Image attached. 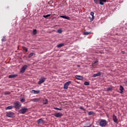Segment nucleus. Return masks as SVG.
Listing matches in <instances>:
<instances>
[{
    "label": "nucleus",
    "instance_id": "nucleus-1",
    "mask_svg": "<svg viewBox=\"0 0 127 127\" xmlns=\"http://www.w3.org/2000/svg\"><path fill=\"white\" fill-rule=\"evenodd\" d=\"M108 125V122L105 119H101L99 122V126L102 127H105Z\"/></svg>",
    "mask_w": 127,
    "mask_h": 127
},
{
    "label": "nucleus",
    "instance_id": "nucleus-2",
    "mask_svg": "<svg viewBox=\"0 0 127 127\" xmlns=\"http://www.w3.org/2000/svg\"><path fill=\"white\" fill-rule=\"evenodd\" d=\"M21 107V103H20V102H19V101H16L14 103V108H15V109L19 110V109H20Z\"/></svg>",
    "mask_w": 127,
    "mask_h": 127
},
{
    "label": "nucleus",
    "instance_id": "nucleus-3",
    "mask_svg": "<svg viewBox=\"0 0 127 127\" xmlns=\"http://www.w3.org/2000/svg\"><path fill=\"white\" fill-rule=\"evenodd\" d=\"M28 111V109L25 107H23L22 109H21L20 110H19V113L20 114H25V113H27Z\"/></svg>",
    "mask_w": 127,
    "mask_h": 127
},
{
    "label": "nucleus",
    "instance_id": "nucleus-4",
    "mask_svg": "<svg viewBox=\"0 0 127 127\" xmlns=\"http://www.w3.org/2000/svg\"><path fill=\"white\" fill-rule=\"evenodd\" d=\"M46 80V78L45 77H42L41 78L39 79V81H38V84L39 85H41V84H43L44 83L45 81Z\"/></svg>",
    "mask_w": 127,
    "mask_h": 127
},
{
    "label": "nucleus",
    "instance_id": "nucleus-5",
    "mask_svg": "<svg viewBox=\"0 0 127 127\" xmlns=\"http://www.w3.org/2000/svg\"><path fill=\"white\" fill-rule=\"evenodd\" d=\"M71 81H67L65 82L64 86V88L65 90H67L68 89V87H69V85L71 84Z\"/></svg>",
    "mask_w": 127,
    "mask_h": 127
},
{
    "label": "nucleus",
    "instance_id": "nucleus-6",
    "mask_svg": "<svg viewBox=\"0 0 127 127\" xmlns=\"http://www.w3.org/2000/svg\"><path fill=\"white\" fill-rule=\"evenodd\" d=\"M6 116L8 118H13V116H14V113L11 112H8L6 113Z\"/></svg>",
    "mask_w": 127,
    "mask_h": 127
},
{
    "label": "nucleus",
    "instance_id": "nucleus-7",
    "mask_svg": "<svg viewBox=\"0 0 127 127\" xmlns=\"http://www.w3.org/2000/svg\"><path fill=\"white\" fill-rule=\"evenodd\" d=\"M27 69V65H24L23 66H22L20 70L21 73H24L25 72V70Z\"/></svg>",
    "mask_w": 127,
    "mask_h": 127
},
{
    "label": "nucleus",
    "instance_id": "nucleus-8",
    "mask_svg": "<svg viewBox=\"0 0 127 127\" xmlns=\"http://www.w3.org/2000/svg\"><path fill=\"white\" fill-rule=\"evenodd\" d=\"M54 116L56 118H61V117H63V114L62 113H56L54 115Z\"/></svg>",
    "mask_w": 127,
    "mask_h": 127
},
{
    "label": "nucleus",
    "instance_id": "nucleus-9",
    "mask_svg": "<svg viewBox=\"0 0 127 127\" xmlns=\"http://www.w3.org/2000/svg\"><path fill=\"white\" fill-rule=\"evenodd\" d=\"M113 121L114 123L116 124H118V118H117V116L115 115V114L113 115Z\"/></svg>",
    "mask_w": 127,
    "mask_h": 127
},
{
    "label": "nucleus",
    "instance_id": "nucleus-10",
    "mask_svg": "<svg viewBox=\"0 0 127 127\" xmlns=\"http://www.w3.org/2000/svg\"><path fill=\"white\" fill-rule=\"evenodd\" d=\"M41 100V98H34V99H32L31 101H32V102L37 103V102L40 101Z\"/></svg>",
    "mask_w": 127,
    "mask_h": 127
},
{
    "label": "nucleus",
    "instance_id": "nucleus-11",
    "mask_svg": "<svg viewBox=\"0 0 127 127\" xmlns=\"http://www.w3.org/2000/svg\"><path fill=\"white\" fill-rule=\"evenodd\" d=\"M102 75V72H99L97 73H95L94 74L92 77H93V78H95L96 77H99V76H101Z\"/></svg>",
    "mask_w": 127,
    "mask_h": 127
},
{
    "label": "nucleus",
    "instance_id": "nucleus-12",
    "mask_svg": "<svg viewBox=\"0 0 127 127\" xmlns=\"http://www.w3.org/2000/svg\"><path fill=\"white\" fill-rule=\"evenodd\" d=\"M119 90L120 91V94H123V93H124V90H125V88H124V87H123V86L120 85Z\"/></svg>",
    "mask_w": 127,
    "mask_h": 127
},
{
    "label": "nucleus",
    "instance_id": "nucleus-13",
    "mask_svg": "<svg viewBox=\"0 0 127 127\" xmlns=\"http://www.w3.org/2000/svg\"><path fill=\"white\" fill-rule=\"evenodd\" d=\"M44 121L42 119H40L37 121L38 125H40V124H44Z\"/></svg>",
    "mask_w": 127,
    "mask_h": 127
},
{
    "label": "nucleus",
    "instance_id": "nucleus-14",
    "mask_svg": "<svg viewBox=\"0 0 127 127\" xmlns=\"http://www.w3.org/2000/svg\"><path fill=\"white\" fill-rule=\"evenodd\" d=\"M60 17H62V18H64V19H67V20H70V17L69 16L62 15L60 16Z\"/></svg>",
    "mask_w": 127,
    "mask_h": 127
},
{
    "label": "nucleus",
    "instance_id": "nucleus-15",
    "mask_svg": "<svg viewBox=\"0 0 127 127\" xmlns=\"http://www.w3.org/2000/svg\"><path fill=\"white\" fill-rule=\"evenodd\" d=\"M104 2H107V0H100L99 4H101V5H104Z\"/></svg>",
    "mask_w": 127,
    "mask_h": 127
},
{
    "label": "nucleus",
    "instance_id": "nucleus-16",
    "mask_svg": "<svg viewBox=\"0 0 127 127\" xmlns=\"http://www.w3.org/2000/svg\"><path fill=\"white\" fill-rule=\"evenodd\" d=\"M18 76L17 74H11L9 75L8 78H15L16 77H17Z\"/></svg>",
    "mask_w": 127,
    "mask_h": 127
},
{
    "label": "nucleus",
    "instance_id": "nucleus-17",
    "mask_svg": "<svg viewBox=\"0 0 127 127\" xmlns=\"http://www.w3.org/2000/svg\"><path fill=\"white\" fill-rule=\"evenodd\" d=\"M32 93L33 94H39V93H40V90H32Z\"/></svg>",
    "mask_w": 127,
    "mask_h": 127
},
{
    "label": "nucleus",
    "instance_id": "nucleus-18",
    "mask_svg": "<svg viewBox=\"0 0 127 127\" xmlns=\"http://www.w3.org/2000/svg\"><path fill=\"white\" fill-rule=\"evenodd\" d=\"M13 108V106H7V107H5V110H11Z\"/></svg>",
    "mask_w": 127,
    "mask_h": 127
},
{
    "label": "nucleus",
    "instance_id": "nucleus-19",
    "mask_svg": "<svg viewBox=\"0 0 127 127\" xmlns=\"http://www.w3.org/2000/svg\"><path fill=\"white\" fill-rule=\"evenodd\" d=\"M43 105H46L48 104V99H45V100H43Z\"/></svg>",
    "mask_w": 127,
    "mask_h": 127
},
{
    "label": "nucleus",
    "instance_id": "nucleus-20",
    "mask_svg": "<svg viewBox=\"0 0 127 127\" xmlns=\"http://www.w3.org/2000/svg\"><path fill=\"white\" fill-rule=\"evenodd\" d=\"M33 55H34V53H31L28 56V58H30L32 57V56H33Z\"/></svg>",
    "mask_w": 127,
    "mask_h": 127
},
{
    "label": "nucleus",
    "instance_id": "nucleus-21",
    "mask_svg": "<svg viewBox=\"0 0 127 127\" xmlns=\"http://www.w3.org/2000/svg\"><path fill=\"white\" fill-rule=\"evenodd\" d=\"M51 16V14H47V15H44L43 16V17H45V18H48Z\"/></svg>",
    "mask_w": 127,
    "mask_h": 127
},
{
    "label": "nucleus",
    "instance_id": "nucleus-22",
    "mask_svg": "<svg viewBox=\"0 0 127 127\" xmlns=\"http://www.w3.org/2000/svg\"><path fill=\"white\" fill-rule=\"evenodd\" d=\"M112 90H113V86H111V87H108V88H107V92H109V91H112Z\"/></svg>",
    "mask_w": 127,
    "mask_h": 127
},
{
    "label": "nucleus",
    "instance_id": "nucleus-23",
    "mask_svg": "<svg viewBox=\"0 0 127 127\" xmlns=\"http://www.w3.org/2000/svg\"><path fill=\"white\" fill-rule=\"evenodd\" d=\"M64 45V44H60L57 46V47L58 48H60L61 47H63V46Z\"/></svg>",
    "mask_w": 127,
    "mask_h": 127
},
{
    "label": "nucleus",
    "instance_id": "nucleus-24",
    "mask_svg": "<svg viewBox=\"0 0 127 127\" xmlns=\"http://www.w3.org/2000/svg\"><path fill=\"white\" fill-rule=\"evenodd\" d=\"M83 34L84 35H89V34H91V32H84Z\"/></svg>",
    "mask_w": 127,
    "mask_h": 127
},
{
    "label": "nucleus",
    "instance_id": "nucleus-25",
    "mask_svg": "<svg viewBox=\"0 0 127 127\" xmlns=\"http://www.w3.org/2000/svg\"><path fill=\"white\" fill-rule=\"evenodd\" d=\"M37 34V30H36V29H34L33 31V34L34 35H36V34Z\"/></svg>",
    "mask_w": 127,
    "mask_h": 127
},
{
    "label": "nucleus",
    "instance_id": "nucleus-26",
    "mask_svg": "<svg viewBox=\"0 0 127 127\" xmlns=\"http://www.w3.org/2000/svg\"><path fill=\"white\" fill-rule=\"evenodd\" d=\"M84 85H85V86H89V85H90V83L88 81H85Z\"/></svg>",
    "mask_w": 127,
    "mask_h": 127
},
{
    "label": "nucleus",
    "instance_id": "nucleus-27",
    "mask_svg": "<svg viewBox=\"0 0 127 127\" xmlns=\"http://www.w3.org/2000/svg\"><path fill=\"white\" fill-rule=\"evenodd\" d=\"M94 114V112L93 111H90L88 113V116H92V115Z\"/></svg>",
    "mask_w": 127,
    "mask_h": 127
},
{
    "label": "nucleus",
    "instance_id": "nucleus-28",
    "mask_svg": "<svg viewBox=\"0 0 127 127\" xmlns=\"http://www.w3.org/2000/svg\"><path fill=\"white\" fill-rule=\"evenodd\" d=\"M94 14H95V13H94V12H91L90 15L92 16V19H94Z\"/></svg>",
    "mask_w": 127,
    "mask_h": 127
},
{
    "label": "nucleus",
    "instance_id": "nucleus-29",
    "mask_svg": "<svg viewBox=\"0 0 127 127\" xmlns=\"http://www.w3.org/2000/svg\"><path fill=\"white\" fill-rule=\"evenodd\" d=\"M54 110H57L58 111H62V108H57V107H55L54 108Z\"/></svg>",
    "mask_w": 127,
    "mask_h": 127
},
{
    "label": "nucleus",
    "instance_id": "nucleus-30",
    "mask_svg": "<svg viewBox=\"0 0 127 127\" xmlns=\"http://www.w3.org/2000/svg\"><path fill=\"white\" fill-rule=\"evenodd\" d=\"M23 50H24L26 52H27L28 49H27V48L25 47H22Z\"/></svg>",
    "mask_w": 127,
    "mask_h": 127
},
{
    "label": "nucleus",
    "instance_id": "nucleus-31",
    "mask_svg": "<svg viewBox=\"0 0 127 127\" xmlns=\"http://www.w3.org/2000/svg\"><path fill=\"white\" fill-rule=\"evenodd\" d=\"M75 78L78 80H80V78H82V77L80 75H75Z\"/></svg>",
    "mask_w": 127,
    "mask_h": 127
},
{
    "label": "nucleus",
    "instance_id": "nucleus-32",
    "mask_svg": "<svg viewBox=\"0 0 127 127\" xmlns=\"http://www.w3.org/2000/svg\"><path fill=\"white\" fill-rule=\"evenodd\" d=\"M20 102L21 103H24V102H25V99L24 98H21L20 99Z\"/></svg>",
    "mask_w": 127,
    "mask_h": 127
},
{
    "label": "nucleus",
    "instance_id": "nucleus-33",
    "mask_svg": "<svg viewBox=\"0 0 127 127\" xmlns=\"http://www.w3.org/2000/svg\"><path fill=\"white\" fill-rule=\"evenodd\" d=\"M9 94H10V92L7 91V92H4V95L5 96H6L7 95H9Z\"/></svg>",
    "mask_w": 127,
    "mask_h": 127
},
{
    "label": "nucleus",
    "instance_id": "nucleus-34",
    "mask_svg": "<svg viewBox=\"0 0 127 127\" xmlns=\"http://www.w3.org/2000/svg\"><path fill=\"white\" fill-rule=\"evenodd\" d=\"M57 32H58V33H62V30L59 29V30H58Z\"/></svg>",
    "mask_w": 127,
    "mask_h": 127
},
{
    "label": "nucleus",
    "instance_id": "nucleus-35",
    "mask_svg": "<svg viewBox=\"0 0 127 127\" xmlns=\"http://www.w3.org/2000/svg\"><path fill=\"white\" fill-rule=\"evenodd\" d=\"M79 109L80 110H83V111H86V109H84V108H83L82 106L79 107Z\"/></svg>",
    "mask_w": 127,
    "mask_h": 127
},
{
    "label": "nucleus",
    "instance_id": "nucleus-36",
    "mask_svg": "<svg viewBox=\"0 0 127 127\" xmlns=\"http://www.w3.org/2000/svg\"><path fill=\"white\" fill-rule=\"evenodd\" d=\"M1 41H6V40L5 39V38L4 37H3L1 39Z\"/></svg>",
    "mask_w": 127,
    "mask_h": 127
},
{
    "label": "nucleus",
    "instance_id": "nucleus-37",
    "mask_svg": "<svg viewBox=\"0 0 127 127\" xmlns=\"http://www.w3.org/2000/svg\"><path fill=\"white\" fill-rule=\"evenodd\" d=\"M85 127H91V125L90 124V123H87V126Z\"/></svg>",
    "mask_w": 127,
    "mask_h": 127
},
{
    "label": "nucleus",
    "instance_id": "nucleus-38",
    "mask_svg": "<svg viewBox=\"0 0 127 127\" xmlns=\"http://www.w3.org/2000/svg\"><path fill=\"white\" fill-rule=\"evenodd\" d=\"M96 63H98V61H96L94 63H92V65H94V64H96Z\"/></svg>",
    "mask_w": 127,
    "mask_h": 127
},
{
    "label": "nucleus",
    "instance_id": "nucleus-39",
    "mask_svg": "<svg viewBox=\"0 0 127 127\" xmlns=\"http://www.w3.org/2000/svg\"><path fill=\"white\" fill-rule=\"evenodd\" d=\"M94 2H95L96 3H98V0H94Z\"/></svg>",
    "mask_w": 127,
    "mask_h": 127
},
{
    "label": "nucleus",
    "instance_id": "nucleus-40",
    "mask_svg": "<svg viewBox=\"0 0 127 127\" xmlns=\"http://www.w3.org/2000/svg\"><path fill=\"white\" fill-rule=\"evenodd\" d=\"M122 53H123V54H125V52H124V51H123V52H122Z\"/></svg>",
    "mask_w": 127,
    "mask_h": 127
},
{
    "label": "nucleus",
    "instance_id": "nucleus-41",
    "mask_svg": "<svg viewBox=\"0 0 127 127\" xmlns=\"http://www.w3.org/2000/svg\"><path fill=\"white\" fill-rule=\"evenodd\" d=\"M126 83L127 84V80L126 81Z\"/></svg>",
    "mask_w": 127,
    "mask_h": 127
},
{
    "label": "nucleus",
    "instance_id": "nucleus-42",
    "mask_svg": "<svg viewBox=\"0 0 127 127\" xmlns=\"http://www.w3.org/2000/svg\"><path fill=\"white\" fill-rule=\"evenodd\" d=\"M78 66V67H79V65H77Z\"/></svg>",
    "mask_w": 127,
    "mask_h": 127
}]
</instances>
